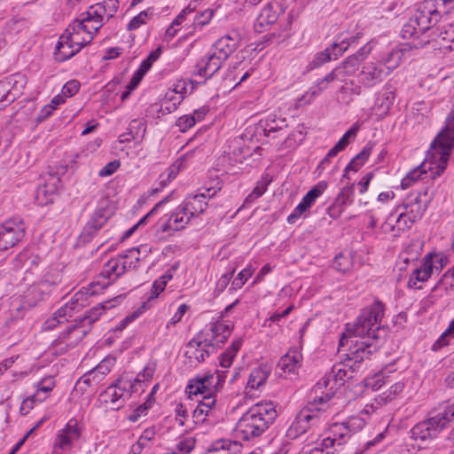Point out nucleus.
<instances>
[{"label":"nucleus","instance_id":"obj_1","mask_svg":"<svg viewBox=\"0 0 454 454\" xmlns=\"http://www.w3.org/2000/svg\"><path fill=\"white\" fill-rule=\"evenodd\" d=\"M384 315V305L376 301L364 309L351 328H348L340 339L339 347H348L346 362H340L332 367L331 372L319 380L312 389L314 395L326 388L332 380L334 386H342L353 378L357 364L368 358L379 348L380 323Z\"/></svg>","mask_w":454,"mask_h":454},{"label":"nucleus","instance_id":"obj_2","mask_svg":"<svg viewBox=\"0 0 454 454\" xmlns=\"http://www.w3.org/2000/svg\"><path fill=\"white\" fill-rule=\"evenodd\" d=\"M454 7V0H425L415 13L403 26L401 35L411 40L409 49H419L429 43L430 38L426 35L433 25H436L442 13L447 14Z\"/></svg>","mask_w":454,"mask_h":454},{"label":"nucleus","instance_id":"obj_3","mask_svg":"<svg viewBox=\"0 0 454 454\" xmlns=\"http://www.w3.org/2000/svg\"><path fill=\"white\" fill-rule=\"evenodd\" d=\"M277 418V411L271 402L253 405L239 419L234 428L235 436L249 441L261 436Z\"/></svg>","mask_w":454,"mask_h":454},{"label":"nucleus","instance_id":"obj_4","mask_svg":"<svg viewBox=\"0 0 454 454\" xmlns=\"http://www.w3.org/2000/svg\"><path fill=\"white\" fill-rule=\"evenodd\" d=\"M333 393H325L322 395H315L312 401L302 408L287 430V436L297 438L308 434V437H314L319 434L320 427L325 421L322 419L321 411H325L324 406L332 397Z\"/></svg>","mask_w":454,"mask_h":454},{"label":"nucleus","instance_id":"obj_5","mask_svg":"<svg viewBox=\"0 0 454 454\" xmlns=\"http://www.w3.org/2000/svg\"><path fill=\"white\" fill-rule=\"evenodd\" d=\"M453 147L454 121L446 123L445 128L437 135L431 144L430 149L433 157H438L435 167H428L431 179H435L444 172Z\"/></svg>","mask_w":454,"mask_h":454},{"label":"nucleus","instance_id":"obj_6","mask_svg":"<svg viewBox=\"0 0 454 454\" xmlns=\"http://www.w3.org/2000/svg\"><path fill=\"white\" fill-rule=\"evenodd\" d=\"M60 282L59 275L46 274L42 280L28 287L25 294L26 302L34 307L46 301L58 290Z\"/></svg>","mask_w":454,"mask_h":454},{"label":"nucleus","instance_id":"obj_7","mask_svg":"<svg viewBox=\"0 0 454 454\" xmlns=\"http://www.w3.org/2000/svg\"><path fill=\"white\" fill-rule=\"evenodd\" d=\"M216 350L212 338L201 331L187 343L184 356L192 364H200Z\"/></svg>","mask_w":454,"mask_h":454},{"label":"nucleus","instance_id":"obj_8","mask_svg":"<svg viewBox=\"0 0 454 454\" xmlns=\"http://www.w3.org/2000/svg\"><path fill=\"white\" fill-rule=\"evenodd\" d=\"M134 387L132 380H128L121 376L101 394V397L105 403L111 405V409L119 410L124 405L126 400L130 397Z\"/></svg>","mask_w":454,"mask_h":454},{"label":"nucleus","instance_id":"obj_9","mask_svg":"<svg viewBox=\"0 0 454 454\" xmlns=\"http://www.w3.org/2000/svg\"><path fill=\"white\" fill-rule=\"evenodd\" d=\"M82 435V427L76 419H71L65 427L56 434L51 454H63L65 450H70L74 442Z\"/></svg>","mask_w":454,"mask_h":454},{"label":"nucleus","instance_id":"obj_10","mask_svg":"<svg viewBox=\"0 0 454 454\" xmlns=\"http://www.w3.org/2000/svg\"><path fill=\"white\" fill-rule=\"evenodd\" d=\"M443 428L442 420L435 414L416 424L411 429V437L418 442L419 448H423L428 442L434 439Z\"/></svg>","mask_w":454,"mask_h":454},{"label":"nucleus","instance_id":"obj_11","mask_svg":"<svg viewBox=\"0 0 454 454\" xmlns=\"http://www.w3.org/2000/svg\"><path fill=\"white\" fill-rule=\"evenodd\" d=\"M26 235L22 220L9 219L0 225V251H6L18 245Z\"/></svg>","mask_w":454,"mask_h":454},{"label":"nucleus","instance_id":"obj_12","mask_svg":"<svg viewBox=\"0 0 454 454\" xmlns=\"http://www.w3.org/2000/svg\"><path fill=\"white\" fill-rule=\"evenodd\" d=\"M90 331L81 319H76L66 331L62 332L53 341L54 348L65 353L68 348L75 347Z\"/></svg>","mask_w":454,"mask_h":454},{"label":"nucleus","instance_id":"obj_13","mask_svg":"<svg viewBox=\"0 0 454 454\" xmlns=\"http://www.w3.org/2000/svg\"><path fill=\"white\" fill-rule=\"evenodd\" d=\"M356 39V37L354 36L344 38L340 43H334L331 47L317 52L309 64V67L310 69L317 68L332 59H336L351 43H355Z\"/></svg>","mask_w":454,"mask_h":454},{"label":"nucleus","instance_id":"obj_14","mask_svg":"<svg viewBox=\"0 0 454 454\" xmlns=\"http://www.w3.org/2000/svg\"><path fill=\"white\" fill-rule=\"evenodd\" d=\"M216 192L217 190L212 187L206 189L205 192L188 196L180 205V210L183 212V215L186 213L191 215L192 218L197 216L206 210L207 207L206 199L214 197Z\"/></svg>","mask_w":454,"mask_h":454},{"label":"nucleus","instance_id":"obj_15","mask_svg":"<svg viewBox=\"0 0 454 454\" xmlns=\"http://www.w3.org/2000/svg\"><path fill=\"white\" fill-rule=\"evenodd\" d=\"M428 200L427 191L422 192H414L410 194L401 206L396 208V212L401 208L405 211L413 221H419L424 215L427 207Z\"/></svg>","mask_w":454,"mask_h":454},{"label":"nucleus","instance_id":"obj_16","mask_svg":"<svg viewBox=\"0 0 454 454\" xmlns=\"http://www.w3.org/2000/svg\"><path fill=\"white\" fill-rule=\"evenodd\" d=\"M69 40V43L76 44L80 49L90 43L93 40L91 33L86 29L85 23L81 22L78 19L74 20L67 26L62 34V40Z\"/></svg>","mask_w":454,"mask_h":454},{"label":"nucleus","instance_id":"obj_17","mask_svg":"<svg viewBox=\"0 0 454 454\" xmlns=\"http://www.w3.org/2000/svg\"><path fill=\"white\" fill-rule=\"evenodd\" d=\"M387 75L380 61H367L363 64L358 77L364 86L371 88L381 82Z\"/></svg>","mask_w":454,"mask_h":454},{"label":"nucleus","instance_id":"obj_18","mask_svg":"<svg viewBox=\"0 0 454 454\" xmlns=\"http://www.w3.org/2000/svg\"><path fill=\"white\" fill-rule=\"evenodd\" d=\"M125 273V262H122L121 258L115 257L110 259L105 265L99 274V277L103 278L106 282L92 284V287L100 286L101 289H104L110 286L112 283L116 281L121 276Z\"/></svg>","mask_w":454,"mask_h":454},{"label":"nucleus","instance_id":"obj_19","mask_svg":"<svg viewBox=\"0 0 454 454\" xmlns=\"http://www.w3.org/2000/svg\"><path fill=\"white\" fill-rule=\"evenodd\" d=\"M225 61L223 57L219 56L212 50L208 53V55L202 59L200 62L197 65V71L194 72V75H199L203 78V82L211 78L222 67L223 63ZM198 84L202 83V82H197Z\"/></svg>","mask_w":454,"mask_h":454},{"label":"nucleus","instance_id":"obj_20","mask_svg":"<svg viewBox=\"0 0 454 454\" xmlns=\"http://www.w3.org/2000/svg\"><path fill=\"white\" fill-rule=\"evenodd\" d=\"M241 36L238 31L232 30L219 38L213 45L212 51L225 60L238 49Z\"/></svg>","mask_w":454,"mask_h":454},{"label":"nucleus","instance_id":"obj_21","mask_svg":"<svg viewBox=\"0 0 454 454\" xmlns=\"http://www.w3.org/2000/svg\"><path fill=\"white\" fill-rule=\"evenodd\" d=\"M343 68L344 67H339V66H337L325 76L317 80L316 85L311 88V97H316L325 91L331 82H344L347 76L345 75V71H343Z\"/></svg>","mask_w":454,"mask_h":454},{"label":"nucleus","instance_id":"obj_22","mask_svg":"<svg viewBox=\"0 0 454 454\" xmlns=\"http://www.w3.org/2000/svg\"><path fill=\"white\" fill-rule=\"evenodd\" d=\"M301 353L297 349L289 350L282 356L278 364V368L286 374H294L301 363Z\"/></svg>","mask_w":454,"mask_h":454},{"label":"nucleus","instance_id":"obj_23","mask_svg":"<svg viewBox=\"0 0 454 454\" xmlns=\"http://www.w3.org/2000/svg\"><path fill=\"white\" fill-rule=\"evenodd\" d=\"M371 50L372 48L370 46H363L355 54L348 57L340 65H339V67H345L343 68V71H345V75L348 77L355 73L361 62L364 61L365 57L370 54Z\"/></svg>","mask_w":454,"mask_h":454},{"label":"nucleus","instance_id":"obj_24","mask_svg":"<svg viewBox=\"0 0 454 454\" xmlns=\"http://www.w3.org/2000/svg\"><path fill=\"white\" fill-rule=\"evenodd\" d=\"M232 327L231 324L218 321L211 325L210 333H204L208 334L209 338H212L215 347L218 348L227 340L231 333Z\"/></svg>","mask_w":454,"mask_h":454},{"label":"nucleus","instance_id":"obj_25","mask_svg":"<svg viewBox=\"0 0 454 454\" xmlns=\"http://www.w3.org/2000/svg\"><path fill=\"white\" fill-rule=\"evenodd\" d=\"M121 298V296H117L114 299L98 303L80 319L90 329L92 324L95 323L106 309L115 307Z\"/></svg>","mask_w":454,"mask_h":454},{"label":"nucleus","instance_id":"obj_26","mask_svg":"<svg viewBox=\"0 0 454 454\" xmlns=\"http://www.w3.org/2000/svg\"><path fill=\"white\" fill-rule=\"evenodd\" d=\"M192 217L188 214L183 215L180 206L169 215L168 221L162 225V231H181L190 223Z\"/></svg>","mask_w":454,"mask_h":454},{"label":"nucleus","instance_id":"obj_27","mask_svg":"<svg viewBox=\"0 0 454 454\" xmlns=\"http://www.w3.org/2000/svg\"><path fill=\"white\" fill-rule=\"evenodd\" d=\"M414 223L416 222L405 211H401L395 220L392 219V215H390L382 228L385 231L396 230L400 232L411 229Z\"/></svg>","mask_w":454,"mask_h":454},{"label":"nucleus","instance_id":"obj_28","mask_svg":"<svg viewBox=\"0 0 454 454\" xmlns=\"http://www.w3.org/2000/svg\"><path fill=\"white\" fill-rule=\"evenodd\" d=\"M65 41V39L62 40L61 35L55 47L54 57L59 62H64L71 59L82 50L76 44L69 43V40L67 43Z\"/></svg>","mask_w":454,"mask_h":454},{"label":"nucleus","instance_id":"obj_29","mask_svg":"<svg viewBox=\"0 0 454 454\" xmlns=\"http://www.w3.org/2000/svg\"><path fill=\"white\" fill-rule=\"evenodd\" d=\"M433 262H430L424 258L423 262L419 268L415 269L410 276L408 285L410 287L420 288L417 286L418 282L427 281L433 273Z\"/></svg>","mask_w":454,"mask_h":454},{"label":"nucleus","instance_id":"obj_30","mask_svg":"<svg viewBox=\"0 0 454 454\" xmlns=\"http://www.w3.org/2000/svg\"><path fill=\"white\" fill-rule=\"evenodd\" d=\"M270 372L267 367L254 368L248 378L246 387L247 394H250V390L259 389L267 380Z\"/></svg>","mask_w":454,"mask_h":454},{"label":"nucleus","instance_id":"obj_31","mask_svg":"<svg viewBox=\"0 0 454 454\" xmlns=\"http://www.w3.org/2000/svg\"><path fill=\"white\" fill-rule=\"evenodd\" d=\"M103 380V377L98 373L97 370L87 372L76 382L74 389L82 394L85 393L88 387L97 386Z\"/></svg>","mask_w":454,"mask_h":454},{"label":"nucleus","instance_id":"obj_32","mask_svg":"<svg viewBox=\"0 0 454 454\" xmlns=\"http://www.w3.org/2000/svg\"><path fill=\"white\" fill-rule=\"evenodd\" d=\"M408 51V48L403 46L402 48H395L391 50L386 57L380 61L385 66L387 74L394 69L398 67L401 64L404 53Z\"/></svg>","mask_w":454,"mask_h":454},{"label":"nucleus","instance_id":"obj_33","mask_svg":"<svg viewBox=\"0 0 454 454\" xmlns=\"http://www.w3.org/2000/svg\"><path fill=\"white\" fill-rule=\"evenodd\" d=\"M78 20L85 23L86 29L91 33L94 38L97 32L102 27L104 19L102 17H96L93 15V8L90 6L88 11L80 14Z\"/></svg>","mask_w":454,"mask_h":454},{"label":"nucleus","instance_id":"obj_34","mask_svg":"<svg viewBox=\"0 0 454 454\" xmlns=\"http://www.w3.org/2000/svg\"><path fill=\"white\" fill-rule=\"evenodd\" d=\"M93 15L96 17H106V20L114 17L119 8L118 0H105L102 3L91 5Z\"/></svg>","mask_w":454,"mask_h":454},{"label":"nucleus","instance_id":"obj_35","mask_svg":"<svg viewBox=\"0 0 454 454\" xmlns=\"http://www.w3.org/2000/svg\"><path fill=\"white\" fill-rule=\"evenodd\" d=\"M259 126L262 128L264 135L269 136L270 133L282 130L287 124L285 119L277 118L276 114H270L265 119L260 121Z\"/></svg>","mask_w":454,"mask_h":454},{"label":"nucleus","instance_id":"obj_36","mask_svg":"<svg viewBox=\"0 0 454 454\" xmlns=\"http://www.w3.org/2000/svg\"><path fill=\"white\" fill-rule=\"evenodd\" d=\"M107 216L104 209L96 210L85 226L83 231L93 236L106 222Z\"/></svg>","mask_w":454,"mask_h":454},{"label":"nucleus","instance_id":"obj_37","mask_svg":"<svg viewBox=\"0 0 454 454\" xmlns=\"http://www.w3.org/2000/svg\"><path fill=\"white\" fill-rule=\"evenodd\" d=\"M241 340H235L221 356L220 366L226 372V369L232 364L233 358L241 347Z\"/></svg>","mask_w":454,"mask_h":454},{"label":"nucleus","instance_id":"obj_38","mask_svg":"<svg viewBox=\"0 0 454 454\" xmlns=\"http://www.w3.org/2000/svg\"><path fill=\"white\" fill-rule=\"evenodd\" d=\"M435 25L431 27V32L429 35L430 40H434L439 37L444 41L454 42V25L448 24L442 27H434Z\"/></svg>","mask_w":454,"mask_h":454},{"label":"nucleus","instance_id":"obj_39","mask_svg":"<svg viewBox=\"0 0 454 454\" xmlns=\"http://www.w3.org/2000/svg\"><path fill=\"white\" fill-rule=\"evenodd\" d=\"M435 25L431 27V32L429 35L430 40H434L439 37L444 41L454 42V25L448 24L442 27H434Z\"/></svg>","mask_w":454,"mask_h":454},{"label":"nucleus","instance_id":"obj_40","mask_svg":"<svg viewBox=\"0 0 454 454\" xmlns=\"http://www.w3.org/2000/svg\"><path fill=\"white\" fill-rule=\"evenodd\" d=\"M327 186L328 184L326 181H319L303 196L301 201L309 208L315 203L316 200L327 189Z\"/></svg>","mask_w":454,"mask_h":454},{"label":"nucleus","instance_id":"obj_41","mask_svg":"<svg viewBox=\"0 0 454 454\" xmlns=\"http://www.w3.org/2000/svg\"><path fill=\"white\" fill-rule=\"evenodd\" d=\"M395 94L390 89H386L376 99L375 106L380 114H386L393 105Z\"/></svg>","mask_w":454,"mask_h":454},{"label":"nucleus","instance_id":"obj_42","mask_svg":"<svg viewBox=\"0 0 454 454\" xmlns=\"http://www.w3.org/2000/svg\"><path fill=\"white\" fill-rule=\"evenodd\" d=\"M278 20V14L276 11L273 10L271 4H267L260 12L256 19L255 27L259 26L263 27L264 26H269L274 24Z\"/></svg>","mask_w":454,"mask_h":454},{"label":"nucleus","instance_id":"obj_43","mask_svg":"<svg viewBox=\"0 0 454 454\" xmlns=\"http://www.w3.org/2000/svg\"><path fill=\"white\" fill-rule=\"evenodd\" d=\"M358 129V126L355 125L347 130L346 133L337 142V144L330 149V154H338L340 152L345 150V148L350 143V138L356 137Z\"/></svg>","mask_w":454,"mask_h":454},{"label":"nucleus","instance_id":"obj_44","mask_svg":"<svg viewBox=\"0 0 454 454\" xmlns=\"http://www.w3.org/2000/svg\"><path fill=\"white\" fill-rule=\"evenodd\" d=\"M140 250L137 247L129 249L124 254L120 255L122 262H125V272L131 269H136L139 263Z\"/></svg>","mask_w":454,"mask_h":454},{"label":"nucleus","instance_id":"obj_45","mask_svg":"<svg viewBox=\"0 0 454 454\" xmlns=\"http://www.w3.org/2000/svg\"><path fill=\"white\" fill-rule=\"evenodd\" d=\"M207 378H202V376H197L194 379L189 380V383L186 387V392L191 395H199L205 394L208 391L207 386Z\"/></svg>","mask_w":454,"mask_h":454},{"label":"nucleus","instance_id":"obj_46","mask_svg":"<svg viewBox=\"0 0 454 454\" xmlns=\"http://www.w3.org/2000/svg\"><path fill=\"white\" fill-rule=\"evenodd\" d=\"M426 165L423 163L419 166L417 168L411 170L406 176H404L401 181V186L403 189L409 188L413 182L417 179L420 178L422 175H427V170L425 169Z\"/></svg>","mask_w":454,"mask_h":454},{"label":"nucleus","instance_id":"obj_47","mask_svg":"<svg viewBox=\"0 0 454 454\" xmlns=\"http://www.w3.org/2000/svg\"><path fill=\"white\" fill-rule=\"evenodd\" d=\"M145 123L143 120L134 119L129 125L128 135L132 139H142L145 134Z\"/></svg>","mask_w":454,"mask_h":454},{"label":"nucleus","instance_id":"obj_48","mask_svg":"<svg viewBox=\"0 0 454 454\" xmlns=\"http://www.w3.org/2000/svg\"><path fill=\"white\" fill-rule=\"evenodd\" d=\"M216 376L215 377L212 373H206L202 376V378H207V383L206 386L208 389V393H211L210 390L212 387L217 388L219 387H222L223 383L225 380V372L216 370L215 371Z\"/></svg>","mask_w":454,"mask_h":454},{"label":"nucleus","instance_id":"obj_49","mask_svg":"<svg viewBox=\"0 0 454 454\" xmlns=\"http://www.w3.org/2000/svg\"><path fill=\"white\" fill-rule=\"evenodd\" d=\"M67 316L71 317L72 313L69 312L68 306L65 304L55 311L51 318L45 322V328L53 329L57 326L58 324L61 322V319L65 318Z\"/></svg>","mask_w":454,"mask_h":454},{"label":"nucleus","instance_id":"obj_50","mask_svg":"<svg viewBox=\"0 0 454 454\" xmlns=\"http://www.w3.org/2000/svg\"><path fill=\"white\" fill-rule=\"evenodd\" d=\"M15 100L14 95L11 93L10 84L0 81V111Z\"/></svg>","mask_w":454,"mask_h":454},{"label":"nucleus","instance_id":"obj_51","mask_svg":"<svg viewBox=\"0 0 454 454\" xmlns=\"http://www.w3.org/2000/svg\"><path fill=\"white\" fill-rule=\"evenodd\" d=\"M355 194V184L344 186L337 195L335 201L342 206L350 205Z\"/></svg>","mask_w":454,"mask_h":454},{"label":"nucleus","instance_id":"obj_52","mask_svg":"<svg viewBox=\"0 0 454 454\" xmlns=\"http://www.w3.org/2000/svg\"><path fill=\"white\" fill-rule=\"evenodd\" d=\"M254 272V270L251 266L243 269L231 282L230 290L240 289Z\"/></svg>","mask_w":454,"mask_h":454},{"label":"nucleus","instance_id":"obj_53","mask_svg":"<svg viewBox=\"0 0 454 454\" xmlns=\"http://www.w3.org/2000/svg\"><path fill=\"white\" fill-rule=\"evenodd\" d=\"M180 165L173 163L165 172L160 174L159 182L161 187L167 186L179 173Z\"/></svg>","mask_w":454,"mask_h":454},{"label":"nucleus","instance_id":"obj_54","mask_svg":"<svg viewBox=\"0 0 454 454\" xmlns=\"http://www.w3.org/2000/svg\"><path fill=\"white\" fill-rule=\"evenodd\" d=\"M240 445L237 442H230L228 446L225 445L224 442H216V445L208 450L207 454H236L235 450L239 449Z\"/></svg>","mask_w":454,"mask_h":454},{"label":"nucleus","instance_id":"obj_55","mask_svg":"<svg viewBox=\"0 0 454 454\" xmlns=\"http://www.w3.org/2000/svg\"><path fill=\"white\" fill-rule=\"evenodd\" d=\"M364 425L365 422L362 418L354 416L349 417L346 421L342 422V428L346 431H349L352 434L363 429Z\"/></svg>","mask_w":454,"mask_h":454},{"label":"nucleus","instance_id":"obj_56","mask_svg":"<svg viewBox=\"0 0 454 454\" xmlns=\"http://www.w3.org/2000/svg\"><path fill=\"white\" fill-rule=\"evenodd\" d=\"M352 266V260L342 253L334 257L333 267L340 272H347Z\"/></svg>","mask_w":454,"mask_h":454},{"label":"nucleus","instance_id":"obj_57","mask_svg":"<svg viewBox=\"0 0 454 454\" xmlns=\"http://www.w3.org/2000/svg\"><path fill=\"white\" fill-rule=\"evenodd\" d=\"M153 15L151 9H147L139 12L135 16L127 25L128 30L137 29L141 25L145 24L146 20Z\"/></svg>","mask_w":454,"mask_h":454},{"label":"nucleus","instance_id":"obj_58","mask_svg":"<svg viewBox=\"0 0 454 454\" xmlns=\"http://www.w3.org/2000/svg\"><path fill=\"white\" fill-rule=\"evenodd\" d=\"M45 399V396H39V393H35L25 398L20 405V411L22 415H27L34 407L36 402H42Z\"/></svg>","mask_w":454,"mask_h":454},{"label":"nucleus","instance_id":"obj_59","mask_svg":"<svg viewBox=\"0 0 454 454\" xmlns=\"http://www.w3.org/2000/svg\"><path fill=\"white\" fill-rule=\"evenodd\" d=\"M270 181L271 180L268 176H265L262 180L258 181L256 186L254 188L252 192L247 196V200L261 197L266 192Z\"/></svg>","mask_w":454,"mask_h":454},{"label":"nucleus","instance_id":"obj_60","mask_svg":"<svg viewBox=\"0 0 454 454\" xmlns=\"http://www.w3.org/2000/svg\"><path fill=\"white\" fill-rule=\"evenodd\" d=\"M454 337V319L450 323L449 327L442 333L434 343L433 349L437 350L448 344L447 337Z\"/></svg>","mask_w":454,"mask_h":454},{"label":"nucleus","instance_id":"obj_61","mask_svg":"<svg viewBox=\"0 0 454 454\" xmlns=\"http://www.w3.org/2000/svg\"><path fill=\"white\" fill-rule=\"evenodd\" d=\"M206 416H209L215 405V396L212 393H208L198 401Z\"/></svg>","mask_w":454,"mask_h":454},{"label":"nucleus","instance_id":"obj_62","mask_svg":"<svg viewBox=\"0 0 454 454\" xmlns=\"http://www.w3.org/2000/svg\"><path fill=\"white\" fill-rule=\"evenodd\" d=\"M234 272H235V270L233 269L221 276V278L218 279V281L215 284V288L214 291L215 295L220 294L226 289L231 279L233 277Z\"/></svg>","mask_w":454,"mask_h":454},{"label":"nucleus","instance_id":"obj_63","mask_svg":"<svg viewBox=\"0 0 454 454\" xmlns=\"http://www.w3.org/2000/svg\"><path fill=\"white\" fill-rule=\"evenodd\" d=\"M213 17V11L207 9L204 12H201L199 14H196L193 18V26L195 27H203L207 24H208Z\"/></svg>","mask_w":454,"mask_h":454},{"label":"nucleus","instance_id":"obj_64","mask_svg":"<svg viewBox=\"0 0 454 454\" xmlns=\"http://www.w3.org/2000/svg\"><path fill=\"white\" fill-rule=\"evenodd\" d=\"M83 298L84 294L81 291L73 295L71 300L66 303L68 306L69 312L73 313L75 310H78L80 308L83 307Z\"/></svg>","mask_w":454,"mask_h":454}]
</instances>
